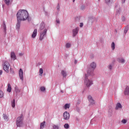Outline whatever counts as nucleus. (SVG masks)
<instances>
[{
	"label": "nucleus",
	"instance_id": "nucleus-1",
	"mask_svg": "<svg viewBox=\"0 0 129 129\" xmlns=\"http://www.w3.org/2000/svg\"><path fill=\"white\" fill-rule=\"evenodd\" d=\"M17 19L20 21H27V20L28 22L31 21L30 16H29V13L25 10H20L17 12Z\"/></svg>",
	"mask_w": 129,
	"mask_h": 129
},
{
	"label": "nucleus",
	"instance_id": "nucleus-2",
	"mask_svg": "<svg viewBox=\"0 0 129 129\" xmlns=\"http://www.w3.org/2000/svg\"><path fill=\"white\" fill-rule=\"evenodd\" d=\"M90 67L91 69L90 68L88 70L87 74L88 75L93 76L94 75L93 74V71H94V69L96 68V63L95 62H92L90 64Z\"/></svg>",
	"mask_w": 129,
	"mask_h": 129
},
{
	"label": "nucleus",
	"instance_id": "nucleus-3",
	"mask_svg": "<svg viewBox=\"0 0 129 129\" xmlns=\"http://www.w3.org/2000/svg\"><path fill=\"white\" fill-rule=\"evenodd\" d=\"M23 116V114H21L20 116L18 117L16 119V125L18 127L23 126V121L24 120V118Z\"/></svg>",
	"mask_w": 129,
	"mask_h": 129
},
{
	"label": "nucleus",
	"instance_id": "nucleus-4",
	"mask_svg": "<svg viewBox=\"0 0 129 129\" xmlns=\"http://www.w3.org/2000/svg\"><path fill=\"white\" fill-rule=\"evenodd\" d=\"M88 74L85 75V85H86L87 87H90L92 84H93V81L92 80L88 79Z\"/></svg>",
	"mask_w": 129,
	"mask_h": 129
},
{
	"label": "nucleus",
	"instance_id": "nucleus-5",
	"mask_svg": "<svg viewBox=\"0 0 129 129\" xmlns=\"http://www.w3.org/2000/svg\"><path fill=\"white\" fill-rule=\"evenodd\" d=\"M47 31H48V28H45L43 31H39L40 33V41H42L44 37L47 36Z\"/></svg>",
	"mask_w": 129,
	"mask_h": 129
},
{
	"label": "nucleus",
	"instance_id": "nucleus-6",
	"mask_svg": "<svg viewBox=\"0 0 129 129\" xmlns=\"http://www.w3.org/2000/svg\"><path fill=\"white\" fill-rule=\"evenodd\" d=\"M10 66H11L10 63H9L7 61H5L3 66V69L5 72H7V73H9V69L10 68Z\"/></svg>",
	"mask_w": 129,
	"mask_h": 129
},
{
	"label": "nucleus",
	"instance_id": "nucleus-7",
	"mask_svg": "<svg viewBox=\"0 0 129 129\" xmlns=\"http://www.w3.org/2000/svg\"><path fill=\"white\" fill-rule=\"evenodd\" d=\"M115 11H116V16H118L119 15H120V7L118 5V3H116L115 4Z\"/></svg>",
	"mask_w": 129,
	"mask_h": 129
},
{
	"label": "nucleus",
	"instance_id": "nucleus-8",
	"mask_svg": "<svg viewBox=\"0 0 129 129\" xmlns=\"http://www.w3.org/2000/svg\"><path fill=\"white\" fill-rule=\"evenodd\" d=\"M63 119L68 120L70 118V114L68 111H65L63 114Z\"/></svg>",
	"mask_w": 129,
	"mask_h": 129
},
{
	"label": "nucleus",
	"instance_id": "nucleus-9",
	"mask_svg": "<svg viewBox=\"0 0 129 129\" xmlns=\"http://www.w3.org/2000/svg\"><path fill=\"white\" fill-rule=\"evenodd\" d=\"M19 75L20 80L23 81H24V72L23 71V70L22 69H20L19 71Z\"/></svg>",
	"mask_w": 129,
	"mask_h": 129
},
{
	"label": "nucleus",
	"instance_id": "nucleus-10",
	"mask_svg": "<svg viewBox=\"0 0 129 129\" xmlns=\"http://www.w3.org/2000/svg\"><path fill=\"white\" fill-rule=\"evenodd\" d=\"M45 29H48V28L45 26V23L41 22L39 27V32L41 31H44Z\"/></svg>",
	"mask_w": 129,
	"mask_h": 129
},
{
	"label": "nucleus",
	"instance_id": "nucleus-11",
	"mask_svg": "<svg viewBox=\"0 0 129 129\" xmlns=\"http://www.w3.org/2000/svg\"><path fill=\"white\" fill-rule=\"evenodd\" d=\"M122 109V105H121V104H120V103H117L115 107V110H120V109Z\"/></svg>",
	"mask_w": 129,
	"mask_h": 129
},
{
	"label": "nucleus",
	"instance_id": "nucleus-12",
	"mask_svg": "<svg viewBox=\"0 0 129 129\" xmlns=\"http://www.w3.org/2000/svg\"><path fill=\"white\" fill-rule=\"evenodd\" d=\"M79 31V28L77 27L76 28L73 30V37H76L78 32Z\"/></svg>",
	"mask_w": 129,
	"mask_h": 129
},
{
	"label": "nucleus",
	"instance_id": "nucleus-13",
	"mask_svg": "<svg viewBox=\"0 0 129 129\" xmlns=\"http://www.w3.org/2000/svg\"><path fill=\"white\" fill-rule=\"evenodd\" d=\"M21 22H22L21 20L17 19V23L16 26V29L17 31H19L20 30Z\"/></svg>",
	"mask_w": 129,
	"mask_h": 129
},
{
	"label": "nucleus",
	"instance_id": "nucleus-14",
	"mask_svg": "<svg viewBox=\"0 0 129 129\" xmlns=\"http://www.w3.org/2000/svg\"><path fill=\"white\" fill-rule=\"evenodd\" d=\"M11 58L12 60H13L15 61V60H17V56H16V53H15V52L12 51L11 52Z\"/></svg>",
	"mask_w": 129,
	"mask_h": 129
},
{
	"label": "nucleus",
	"instance_id": "nucleus-15",
	"mask_svg": "<svg viewBox=\"0 0 129 129\" xmlns=\"http://www.w3.org/2000/svg\"><path fill=\"white\" fill-rule=\"evenodd\" d=\"M88 99L89 102H90V103L91 104H94V103H95V101H94V100H93V98H92V97H91V96L89 95L88 96Z\"/></svg>",
	"mask_w": 129,
	"mask_h": 129
},
{
	"label": "nucleus",
	"instance_id": "nucleus-16",
	"mask_svg": "<svg viewBox=\"0 0 129 129\" xmlns=\"http://www.w3.org/2000/svg\"><path fill=\"white\" fill-rule=\"evenodd\" d=\"M61 74L63 77V79L64 78H66L67 77V72L65 70H61Z\"/></svg>",
	"mask_w": 129,
	"mask_h": 129
},
{
	"label": "nucleus",
	"instance_id": "nucleus-17",
	"mask_svg": "<svg viewBox=\"0 0 129 129\" xmlns=\"http://www.w3.org/2000/svg\"><path fill=\"white\" fill-rule=\"evenodd\" d=\"M2 28H3L5 34L7 33V26H6V23L5 21L3 22V25L2 26Z\"/></svg>",
	"mask_w": 129,
	"mask_h": 129
},
{
	"label": "nucleus",
	"instance_id": "nucleus-18",
	"mask_svg": "<svg viewBox=\"0 0 129 129\" xmlns=\"http://www.w3.org/2000/svg\"><path fill=\"white\" fill-rule=\"evenodd\" d=\"M4 1L7 6H10L13 3V0H4Z\"/></svg>",
	"mask_w": 129,
	"mask_h": 129
},
{
	"label": "nucleus",
	"instance_id": "nucleus-19",
	"mask_svg": "<svg viewBox=\"0 0 129 129\" xmlns=\"http://www.w3.org/2000/svg\"><path fill=\"white\" fill-rule=\"evenodd\" d=\"M117 61L118 62H119V63H121V64H123V63L125 62V60L123 58H120V57L117 59Z\"/></svg>",
	"mask_w": 129,
	"mask_h": 129
},
{
	"label": "nucleus",
	"instance_id": "nucleus-20",
	"mask_svg": "<svg viewBox=\"0 0 129 129\" xmlns=\"http://www.w3.org/2000/svg\"><path fill=\"white\" fill-rule=\"evenodd\" d=\"M125 95H129V87L127 86L124 92Z\"/></svg>",
	"mask_w": 129,
	"mask_h": 129
},
{
	"label": "nucleus",
	"instance_id": "nucleus-21",
	"mask_svg": "<svg viewBox=\"0 0 129 129\" xmlns=\"http://www.w3.org/2000/svg\"><path fill=\"white\" fill-rule=\"evenodd\" d=\"M37 36V29H34L32 34V38H36Z\"/></svg>",
	"mask_w": 129,
	"mask_h": 129
},
{
	"label": "nucleus",
	"instance_id": "nucleus-22",
	"mask_svg": "<svg viewBox=\"0 0 129 129\" xmlns=\"http://www.w3.org/2000/svg\"><path fill=\"white\" fill-rule=\"evenodd\" d=\"M105 2L107 5H111L113 2V0H105Z\"/></svg>",
	"mask_w": 129,
	"mask_h": 129
},
{
	"label": "nucleus",
	"instance_id": "nucleus-23",
	"mask_svg": "<svg viewBox=\"0 0 129 129\" xmlns=\"http://www.w3.org/2000/svg\"><path fill=\"white\" fill-rule=\"evenodd\" d=\"M8 92H11L12 91V87L11 86V84H8V88H7Z\"/></svg>",
	"mask_w": 129,
	"mask_h": 129
},
{
	"label": "nucleus",
	"instance_id": "nucleus-24",
	"mask_svg": "<svg viewBox=\"0 0 129 129\" xmlns=\"http://www.w3.org/2000/svg\"><path fill=\"white\" fill-rule=\"evenodd\" d=\"M15 90L16 93H20V92H21V90L19 89V87H18V86L15 87Z\"/></svg>",
	"mask_w": 129,
	"mask_h": 129
},
{
	"label": "nucleus",
	"instance_id": "nucleus-25",
	"mask_svg": "<svg viewBox=\"0 0 129 129\" xmlns=\"http://www.w3.org/2000/svg\"><path fill=\"white\" fill-rule=\"evenodd\" d=\"M40 90L41 92H45L46 91V88L44 86H42L40 88Z\"/></svg>",
	"mask_w": 129,
	"mask_h": 129
},
{
	"label": "nucleus",
	"instance_id": "nucleus-26",
	"mask_svg": "<svg viewBox=\"0 0 129 129\" xmlns=\"http://www.w3.org/2000/svg\"><path fill=\"white\" fill-rule=\"evenodd\" d=\"M64 109H68L70 108V104L67 103L64 105Z\"/></svg>",
	"mask_w": 129,
	"mask_h": 129
},
{
	"label": "nucleus",
	"instance_id": "nucleus-27",
	"mask_svg": "<svg viewBox=\"0 0 129 129\" xmlns=\"http://www.w3.org/2000/svg\"><path fill=\"white\" fill-rule=\"evenodd\" d=\"M11 105L13 108L14 107H16V102H15V99H14L13 101L11 102Z\"/></svg>",
	"mask_w": 129,
	"mask_h": 129
},
{
	"label": "nucleus",
	"instance_id": "nucleus-28",
	"mask_svg": "<svg viewBox=\"0 0 129 129\" xmlns=\"http://www.w3.org/2000/svg\"><path fill=\"white\" fill-rule=\"evenodd\" d=\"M44 126H45V121H44L43 122L40 123V129L44 128Z\"/></svg>",
	"mask_w": 129,
	"mask_h": 129
},
{
	"label": "nucleus",
	"instance_id": "nucleus-29",
	"mask_svg": "<svg viewBox=\"0 0 129 129\" xmlns=\"http://www.w3.org/2000/svg\"><path fill=\"white\" fill-rule=\"evenodd\" d=\"M52 126L53 129H59V126L58 125L52 124Z\"/></svg>",
	"mask_w": 129,
	"mask_h": 129
},
{
	"label": "nucleus",
	"instance_id": "nucleus-30",
	"mask_svg": "<svg viewBox=\"0 0 129 129\" xmlns=\"http://www.w3.org/2000/svg\"><path fill=\"white\" fill-rule=\"evenodd\" d=\"M3 117H4V119L5 120H7V121H8L9 120V117H8V116L5 114H3Z\"/></svg>",
	"mask_w": 129,
	"mask_h": 129
},
{
	"label": "nucleus",
	"instance_id": "nucleus-31",
	"mask_svg": "<svg viewBox=\"0 0 129 129\" xmlns=\"http://www.w3.org/2000/svg\"><path fill=\"white\" fill-rule=\"evenodd\" d=\"M43 73H44V71H43V69H39V76H42V75H43Z\"/></svg>",
	"mask_w": 129,
	"mask_h": 129
},
{
	"label": "nucleus",
	"instance_id": "nucleus-32",
	"mask_svg": "<svg viewBox=\"0 0 129 129\" xmlns=\"http://www.w3.org/2000/svg\"><path fill=\"white\" fill-rule=\"evenodd\" d=\"M111 48L112 50H114V49H115V44L113 42L111 44Z\"/></svg>",
	"mask_w": 129,
	"mask_h": 129
},
{
	"label": "nucleus",
	"instance_id": "nucleus-33",
	"mask_svg": "<svg viewBox=\"0 0 129 129\" xmlns=\"http://www.w3.org/2000/svg\"><path fill=\"white\" fill-rule=\"evenodd\" d=\"M128 31V27H125L124 28V34H126V33H127Z\"/></svg>",
	"mask_w": 129,
	"mask_h": 129
},
{
	"label": "nucleus",
	"instance_id": "nucleus-34",
	"mask_svg": "<svg viewBox=\"0 0 129 129\" xmlns=\"http://www.w3.org/2000/svg\"><path fill=\"white\" fill-rule=\"evenodd\" d=\"M70 47H71V44H70V43H67L66 44V48H70Z\"/></svg>",
	"mask_w": 129,
	"mask_h": 129
},
{
	"label": "nucleus",
	"instance_id": "nucleus-35",
	"mask_svg": "<svg viewBox=\"0 0 129 129\" xmlns=\"http://www.w3.org/2000/svg\"><path fill=\"white\" fill-rule=\"evenodd\" d=\"M4 97V92L3 91H0V98H3Z\"/></svg>",
	"mask_w": 129,
	"mask_h": 129
},
{
	"label": "nucleus",
	"instance_id": "nucleus-36",
	"mask_svg": "<svg viewBox=\"0 0 129 129\" xmlns=\"http://www.w3.org/2000/svg\"><path fill=\"white\" fill-rule=\"evenodd\" d=\"M108 115L110 116H111L112 115V110L110 109V110H109V111H108Z\"/></svg>",
	"mask_w": 129,
	"mask_h": 129
},
{
	"label": "nucleus",
	"instance_id": "nucleus-37",
	"mask_svg": "<svg viewBox=\"0 0 129 129\" xmlns=\"http://www.w3.org/2000/svg\"><path fill=\"white\" fill-rule=\"evenodd\" d=\"M121 122H122V123H123L124 124L126 123V122H127V120H126V119H123L121 120Z\"/></svg>",
	"mask_w": 129,
	"mask_h": 129
},
{
	"label": "nucleus",
	"instance_id": "nucleus-38",
	"mask_svg": "<svg viewBox=\"0 0 129 129\" xmlns=\"http://www.w3.org/2000/svg\"><path fill=\"white\" fill-rule=\"evenodd\" d=\"M56 10H57V12H59L60 11V5L57 4V6L56 7Z\"/></svg>",
	"mask_w": 129,
	"mask_h": 129
},
{
	"label": "nucleus",
	"instance_id": "nucleus-39",
	"mask_svg": "<svg viewBox=\"0 0 129 129\" xmlns=\"http://www.w3.org/2000/svg\"><path fill=\"white\" fill-rule=\"evenodd\" d=\"M64 128H69V124L68 123H66L64 125Z\"/></svg>",
	"mask_w": 129,
	"mask_h": 129
},
{
	"label": "nucleus",
	"instance_id": "nucleus-40",
	"mask_svg": "<svg viewBox=\"0 0 129 129\" xmlns=\"http://www.w3.org/2000/svg\"><path fill=\"white\" fill-rule=\"evenodd\" d=\"M108 69L109 70H111L112 69V64H109L108 66Z\"/></svg>",
	"mask_w": 129,
	"mask_h": 129
},
{
	"label": "nucleus",
	"instance_id": "nucleus-41",
	"mask_svg": "<svg viewBox=\"0 0 129 129\" xmlns=\"http://www.w3.org/2000/svg\"><path fill=\"white\" fill-rule=\"evenodd\" d=\"M93 20V18H90L89 19V22L92 23H93V21H92Z\"/></svg>",
	"mask_w": 129,
	"mask_h": 129
},
{
	"label": "nucleus",
	"instance_id": "nucleus-42",
	"mask_svg": "<svg viewBox=\"0 0 129 129\" xmlns=\"http://www.w3.org/2000/svg\"><path fill=\"white\" fill-rule=\"evenodd\" d=\"M84 9H85V6H82L81 7V10L83 11V10H84Z\"/></svg>",
	"mask_w": 129,
	"mask_h": 129
},
{
	"label": "nucleus",
	"instance_id": "nucleus-43",
	"mask_svg": "<svg viewBox=\"0 0 129 129\" xmlns=\"http://www.w3.org/2000/svg\"><path fill=\"white\" fill-rule=\"evenodd\" d=\"M56 24H60V20H59V19H56Z\"/></svg>",
	"mask_w": 129,
	"mask_h": 129
},
{
	"label": "nucleus",
	"instance_id": "nucleus-44",
	"mask_svg": "<svg viewBox=\"0 0 129 129\" xmlns=\"http://www.w3.org/2000/svg\"><path fill=\"white\" fill-rule=\"evenodd\" d=\"M76 111H77V112H80V109H79V107H77V108H76Z\"/></svg>",
	"mask_w": 129,
	"mask_h": 129
},
{
	"label": "nucleus",
	"instance_id": "nucleus-45",
	"mask_svg": "<svg viewBox=\"0 0 129 129\" xmlns=\"http://www.w3.org/2000/svg\"><path fill=\"white\" fill-rule=\"evenodd\" d=\"M80 27L81 28H82V27H83V23H80Z\"/></svg>",
	"mask_w": 129,
	"mask_h": 129
},
{
	"label": "nucleus",
	"instance_id": "nucleus-46",
	"mask_svg": "<svg viewBox=\"0 0 129 129\" xmlns=\"http://www.w3.org/2000/svg\"><path fill=\"white\" fill-rule=\"evenodd\" d=\"M19 56H23V55H24V53L20 52L19 53Z\"/></svg>",
	"mask_w": 129,
	"mask_h": 129
},
{
	"label": "nucleus",
	"instance_id": "nucleus-47",
	"mask_svg": "<svg viewBox=\"0 0 129 129\" xmlns=\"http://www.w3.org/2000/svg\"><path fill=\"white\" fill-rule=\"evenodd\" d=\"M81 103L80 100H78L77 102V104H79Z\"/></svg>",
	"mask_w": 129,
	"mask_h": 129
},
{
	"label": "nucleus",
	"instance_id": "nucleus-48",
	"mask_svg": "<svg viewBox=\"0 0 129 129\" xmlns=\"http://www.w3.org/2000/svg\"><path fill=\"white\" fill-rule=\"evenodd\" d=\"M122 4H124L125 3V0H121Z\"/></svg>",
	"mask_w": 129,
	"mask_h": 129
},
{
	"label": "nucleus",
	"instance_id": "nucleus-49",
	"mask_svg": "<svg viewBox=\"0 0 129 129\" xmlns=\"http://www.w3.org/2000/svg\"><path fill=\"white\" fill-rule=\"evenodd\" d=\"M3 74V71L0 70V76Z\"/></svg>",
	"mask_w": 129,
	"mask_h": 129
},
{
	"label": "nucleus",
	"instance_id": "nucleus-50",
	"mask_svg": "<svg viewBox=\"0 0 129 129\" xmlns=\"http://www.w3.org/2000/svg\"><path fill=\"white\" fill-rule=\"evenodd\" d=\"M77 60H75V64H77Z\"/></svg>",
	"mask_w": 129,
	"mask_h": 129
},
{
	"label": "nucleus",
	"instance_id": "nucleus-51",
	"mask_svg": "<svg viewBox=\"0 0 129 129\" xmlns=\"http://www.w3.org/2000/svg\"><path fill=\"white\" fill-rule=\"evenodd\" d=\"M11 73L14 74V71H12V69H11Z\"/></svg>",
	"mask_w": 129,
	"mask_h": 129
},
{
	"label": "nucleus",
	"instance_id": "nucleus-52",
	"mask_svg": "<svg viewBox=\"0 0 129 129\" xmlns=\"http://www.w3.org/2000/svg\"><path fill=\"white\" fill-rule=\"evenodd\" d=\"M60 92H61V93H63L64 92H63V90H61V91H60Z\"/></svg>",
	"mask_w": 129,
	"mask_h": 129
},
{
	"label": "nucleus",
	"instance_id": "nucleus-53",
	"mask_svg": "<svg viewBox=\"0 0 129 129\" xmlns=\"http://www.w3.org/2000/svg\"><path fill=\"white\" fill-rule=\"evenodd\" d=\"M73 3H75V0H73Z\"/></svg>",
	"mask_w": 129,
	"mask_h": 129
},
{
	"label": "nucleus",
	"instance_id": "nucleus-54",
	"mask_svg": "<svg viewBox=\"0 0 129 129\" xmlns=\"http://www.w3.org/2000/svg\"><path fill=\"white\" fill-rule=\"evenodd\" d=\"M98 2H99V1H100V0H98Z\"/></svg>",
	"mask_w": 129,
	"mask_h": 129
}]
</instances>
